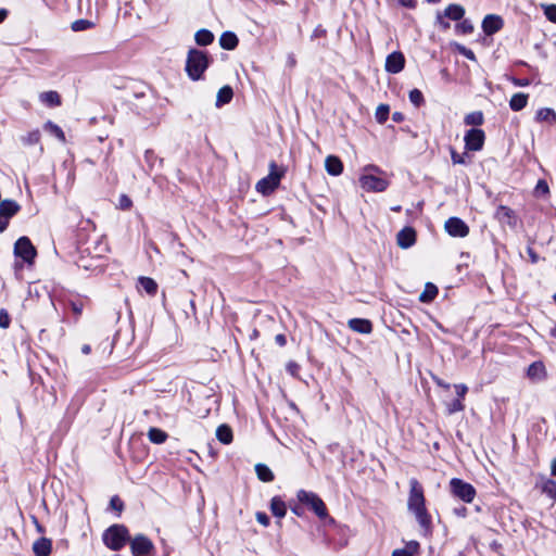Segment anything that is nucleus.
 Returning a JSON list of instances; mask_svg holds the SVG:
<instances>
[{
	"mask_svg": "<svg viewBox=\"0 0 556 556\" xmlns=\"http://www.w3.org/2000/svg\"><path fill=\"white\" fill-rule=\"evenodd\" d=\"M45 130L56 137L61 142H65V135L63 130L54 123L47 122L43 126Z\"/></svg>",
	"mask_w": 556,
	"mask_h": 556,
	"instance_id": "c9c22d12",
	"label": "nucleus"
},
{
	"mask_svg": "<svg viewBox=\"0 0 556 556\" xmlns=\"http://www.w3.org/2000/svg\"><path fill=\"white\" fill-rule=\"evenodd\" d=\"M270 510L275 517L283 518L287 513V506L280 497L275 496L270 502Z\"/></svg>",
	"mask_w": 556,
	"mask_h": 556,
	"instance_id": "cd10ccee",
	"label": "nucleus"
},
{
	"mask_svg": "<svg viewBox=\"0 0 556 556\" xmlns=\"http://www.w3.org/2000/svg\"><path fill=\"white\" fill-rule=\"evenodd\" d=\"M9 222V219L0 214V232H3L7 229Z\"/></svg>",
	"mask_w": 556,
	"mask_h": 556,
	"instance_id": "5fc2aeb1",
	"label": "nucleus"
},
{
	"mask_svg": "<svg viewBox=\"0 0 556 556\" xmlns=\"http://www.w3.org/2000/svg\"><path fill=\"white\" fill-rule=\"evenodd\" d=\"M407 508L412 514H414L420 527L428 531L431 526V516L428 514L426 508L424 489L415 478L409 480Z\"/></svg>",
	"mask_w": 556,
	"mask_h": 556,
	"instance_id": "f257e3e1",
	"label": "nucleus"
},
{
	"mask_svg": "<svg viewBox=\"0 0 556 556\" xmlns=\"http://www.w3.org/2000/svg\"><path fill=\"white\" fill-rule=\"evenodd\" d=\"M256 520L264 527H267L269 525V518L265 513H256Z\"/></svg>",
	"mask_w": 556,
	"mask_h": 556,
	"instance_id": "3c124183",
	"label": "nucleus"
},
{
	"mask_svg": "<svg viewBox=\"0 0 556 556\" xmlns=\"http://www.w3.org/2000/svg\"><path fill=\"white\" fill-rule=\"evenodd\" d=\"M399 2L406 8H414L416 4L415 0H399Z\"/></svg>",
	"mask_w": 556,
	"mask_h": 556,
	"instance_id": "bf43d9fd",
	"label": "nucleus"
},
{
	"mask_svg": "<svg viewBox=\"0 0 556 556\" xmlns=\"http://www.w3.org/2000/svg\"><path fill=\"white\" fill-rule=\"evenodd\" d=\"M216 438L223 444H229L232 442V430L227 425H220L216 430Z\"/></svg>",
	"mask_w": 556,
	"mask_h": 556,
	"instance_id": "7c9ffc66",
	"label": "nucleus"
},
{
	"mask_svg": "<svg viewBox=\"0 0 556 556\" xmlns=\"http://www.w3.org/2000/svg\"><path fill=\"white\" fill-rule=\"evenodd\" d=\"M14 255L22 258L27 264H33L37 251L28 237H21L14 244Z\"/></svg>",
	"mask_w": 556,
	"mask_h": 556,
	"instance_id": "0eeeda50",
	"label": "nucleus"
},
{
	"mask_svg": "<svg viewBox=\"0 0 556 556\" xmlns=\"http://www.w3.org/2000/svg\"><path fill=\"white\" fill-rule=\"evenodd\" d=\"M20 205L13 200H3L0 202V214L9 220L20 211Z\"/></svg>",
	"mask_w": 556,
	"mask_h": 556,
	"instance_id": "aec40b11",
	"label": "nucleus"
},
{
	"mask_svg": "<svg viewBox=\"0 0 556 556\" xmlns=\"http://www.w3.org/2000/svg\"><path fill=\"white\" fill-rule=\"evenodd\" d=\"M409 100L415 106H420L424 103V96L420 90L413 89L409 92Z\"/></svg>",
	"mask_w": 556,
	"mask_h": 556,
	"instance_id": "79ce46f5",
	"label": "nucleus"
},
{
	"mask_svg": "<svg viewBox=\"0 0 556 556\" xmlns=\"http://www.w3.org/2000/svg\"><path fill=\"white\" fill-rule=\"evenodd\" d=\"M419 552V543L417 541H409L402 548H396L392 552V556H415Z\"/></svg>",
	"mask_w": 556,
	"mask_h": 556,
	"instance_id": "412c9836",
	"label": "nucleus"
},
{
	"mask_svg": "<svg viewBox=\"0 0 556 556\" xmlns=\"http://www.w3.org/2000/svg\"><path fill=\"white\" fill-rule=\"evenodd\" d=\"M389 111H390V109L388 105L380 104L377 108L376 113H375V117H376L377 122L380 124L384 123L388 119Z\"/></svg>",
	"mask_w": 556,
	"mask_h": 556,
	"instance_id": "58836bf2",
	"label": "nucleus"
},
{
	"mask_svg": "<svg viewBox=\"0 0 556 556\" xmlns=\"http://www.w3.org/2000/svg\"><path fill=\"white\" fill-rule=\"evenodd\" d=\"M541 491L546 494L549 498L556 501V481L551 478H541L539 483Z\"/></svg>",
	"mask_w": 556,
	"mask_h": 556,
	"instance_id": "b1692460",
	"label": "nucleus"
},
{
	"mask_svg": "<svg viewBox=\"0 0 556 556\" xmlns=\"http://www.w3.org/2000/svg\"><path fill=\"white\" fill-rule=\"evenodd\" d=\"M527 376L533 381H542L546 378V369L542 362L532 363L527 370Z\"/></svg>",
	"mask_w": 556,
	"mask_h": 556,
	"instance_id": "f3484780",
	"label": "nucleus"
},
{
	"mask_svg": "<svg viewBox=\"0 0 556 556\" xmlns=\"http://www.w3.org/2000/svg\"><path fill=\"white\" fill-rule=\"evenodd\" d=\"M39 100L47 106L54 108L61 105V97L56 91H45L39 94Z\"/></svg>",
	"mask_w": 556,
	"mask_h": 556,
	"instance_id": "5701e85b",
	"label": "nucleus"
},
{
	"mask_svg": "<svg viewBox=\"0 0 556 556\" xmlns=\"http://www.w3.org/2000/svg\"><path fill=\"white\" fill-rule=\"evenodd\" d=\"M485 135L482 129L471 128L464 137L465 147L469 151H480L484 144Z\"/></svg>",
	"mask_w": 556,
	"mask_h": 556,
	"instance_id": "9d476101",
	"label": "nucleus"
},
{
	"mask_svg": "<svg viewBox=\"0 0 556 556\" xmlns=\"http://www.w3.org/2000/svg\"><path fill=\"white\" fill-rule=\"evenodd\" d=\"M466 125L480 126L483 123V114L480 111L471 112L465 116Z\"/></svg>",
	"mask_w": 556,
	"mask_h": 556,
	"instance_id": "4c0bfd02",
	"label": "nucleus"
},
{
	"mask_svg": "<svg viewBox=\"0 0 556 556\" xmlns=\"http://www.w3.org/2000/svg\"><path fill=\"white\" fill-rule=\"evenodd\" d=\"M463 55L465 58H467L468 60L476 61V55H475L473 51L468 48L465 50Z\"/></svg>",
	"mask_w": 556,
	"mask_h": 556,
	"instance_id": "13d9d810",
	"label": "nucleus"
},
{
	"mask_svg": "<svg viewBox=\"0 0 556 556\" xmlns=\"http://www.w3.org/2000/svg\"><path fill=\"white\" fill-rule=\"evenodd\" d=\"M232 96H233V91H232L231 87L224 86L217 92L216 106L220 108V106L229 103L231 101V99H232Z\"/></svg>",
	"mask_w": 556,
	"mask_h": 556,
	"instance_id": "c85d7f7f",
	"label": "nucleus"
},
{
	"mask_svg": "<svg viewBox=\"0 0 556 556\" xmlns=\"http://www.w3.org/2000/svg\"><path fill=\"white\" fill-rule=\"evenodd\" d=\"M128 540V530L123 525L111 526L103 533V542L112 551H119Z\"/></svg>",
	"mask_w": 556,
	"mask_h": 556,
	"instance_id": "39448f33",
	"label": "nucleus"
},
{
	"mask_svg": "<svg viewBox=\"0 0 556 556\" xmlns=\"http://www.w3.org/2000/svg\"><path fill=\"white\" fill-rule=\"evenodd\" d=\"M35 556H49L52 551V542L50 539L40 538L33 544Z\"/></svg>",
	"mask_w": 556,
	"mask_h": 556,
	"instance_id": "a211bd4d",
	"label": "nucleus"
},
{
	"mask_svg": "<svg viewBox=\"0 0 556 556\" xmlns=\"http://www.w3.org/2000/svg\"><path fill=\"white\" fill-rule=\"evenodd\" d=\"M11 324V318L7 309H0V328L7 329Z\"/></svg>",
	"mask_w": 556,
	"mask_h": 556,
	"instance_id": "a18cd8bd",
	"label": "nucleus"
},
{
	"mask_svg": "<svg viewBox=\"0 0 556 556\" xmlns=\"http://www.w3.org/2000/svg\"><path fill=\"white\" fill-rule=\"evenodd\" d=\"M451 492L462 501L471 503L476 496V490L470 484L460 479L454 478L450 482Z\"/></svg>",
	"mask_w": 556,
	"mask_h": 556,
	"instance_id": "6e6552de",
	"label": "nucleus"
},
{
	"mask_svg": "<svg viewBox=\"0 0 556 556\" xmlns=\"http://www.w3.org/2000/svg\"><path fill=\"white\" fill-rule=\"evenodd\" d=\"M296 497L301 503L308 505L320 519L328 517L327 507L316 493L300 490Z\"/></svg>",
	"mask_w": 556,
	"mask_h": 556,
	"instance_id": "423d86ee",
	"label": "nucleus"
},
{
	"mask_svg": "<svg viewBox=\"0 0 556 556\" xmlns=\"http://www.w3.org/2000/svg\"><path fill=\"white\" fill-rule=\"evenodd\" d=\"M438 294V288L431 282L426 283L425 290L419 295V301L422 303L431 302Z\"/></svg>",
	"mask_w": 556,
	"mask_h": 556,
	"instance_id": "2f4dec72",
	"label": "nucleus"
},
{
	"mask_svg": "<svg viewBox=\"0 0 556 556\" xmlns=\"http://www.w3.org/2000/svg\"><path fill=\"white\" fill-rule=\"evenodd\" d=\"M544 14L548 21L556 23V4H542Z\"/></svg>",
	"mask_w": 556,
	"mask_h": 556,
	"instance_id": "a19ab883",
	"label": "nucleus"
},
{
	"mask_svg": "<svg viewBox=\"0 0 556 556\" xmlns=\"http://www.w3.org/2000/svg\"><path fill=\"white\" fill-rule=\"evenodd\" d=\"M514 84L519 87H526L529 85L528 79H514Z\"/></svg>",
	"mask_w": 556,
	"mask_h": 556,
	"instance_id": "052dcab7",
	"label": "nucleus"
},
{
	"mask_svg": "<svg viewBox=\"0 0 556 556\" xmlns=\"http://www.w3.org/2000/svg\"><path fill=\"white\" fill-rule=\"evenodd\" d=\"M451 157H452V162L454 164H466L467 163V160H466L467 155H466V153L458 154L457 152L452 151Z\"/></svg>",
	"mask_w": 556,
	"mask_h": 556,
	"instance_id": "09e8293b",
	"label": "nucleus"
},
{
	"mask_svg": "<svg viewBox=\"0 0 556 556\" xmlns=\"http://www.w3.org/2000/svg\"><path fill=\"white\" fill-rule=\"evenodd\" d=\"M148 438L152 443L162 444L167 439V433L159 428H151L148 431Z\"/></svg>",
	"mask_w": 556,
	"mask_h": 556,
	"instance_id": "72a5a7b5",
	"label": "nucleus"
},
{
	"mask_svg": "<svg viewBox=\"0 0 556 556\" xmlns=\"http://www.w3.org/2000/svg\"><path fill=\"white\" fill-rule=\"evenodd\" d=\"M325 167L329 175L339 176L343 172V164L338 156L329 155L325 160Z\"/></svg>",
	"mask_w": 556,
	"mask_h": 556,
	"instance_id": "6ab92c4d",
	"label": "nucleus"
},
{
	"mask_svg": "<svg viewBox=\"0 0 556 556\" xmlns=\"http://www.w3.org/2000/svg\"><path fill=\"white\" fill-rule=\"evenodd\" d=\"M358 181L361 188L367 192H383L390 185L387 174L376 165L364 167Z\"/></svg>",
	"mask_w": 556,
	"mask_h": 556,
	"instance_id": "f03ea898",
	"label": "nucleus"
},
{
	"mask_svg": "<svg viewBox=\"0 0 556 556\" xmlns=\"http://www.w3.org/2000/svg\"><path fill=\"white\" fill-rule=\"evenodd\" d=\"M71 307H72V311L74 312V314H76L77 316L81 314V311H83V306L81 304H78V303H72L71 304Z\"/></svg>",
	"mask_w": 556,
	"mask_h": 556,
	"instance_id": "6e6d98bb",
	"label": "nucleus"
},
{
	"mask_svg": "<svg viewBox=\"0 0 556 556\" xmlns=\"http://www.w3.org/2000/svg\"><path fill=\"white\" fill-rule=\"evenodd\" d=\"M455 31L458 35H468L473 31V25L469 20H460L455 25Z\"/></svg>",
	"mask_w": 556,
	"mask_h": 556,
	"instance_id": "e433bc0d",
	"label": "nucleus"
},
{
	"mask_svg": "<svg viewBox=\"0 0 556 556\" xmlns=\"http://www.w3.org/2000/svg\"><path fill=\"white\" fill-rule=\"evenodd\" d=\"M454 514L458 517H466L467 515V508L465 506H459V507H456L454 508Z\"/></svg>",
	"mask_w": 556,
	"mask_h": 556,
	"instance_id": "864d4df0",
	"label": "nucleus"
},
{
	"mask_svg": "<svg viewBox=\"0 0 556 556\" xmlns=\"http://www.w3.org/2000/svg\"><path fill=\"white\" fill-rule=\"evenodd\" d=\"M93 27V23L88 20H77L72 24V29L74 31H83Z\"/></svg>",
	"mask_w": 556,
	"mask_h": 556,
	"instance_id": "ea45409f",
	"label": "nucleus"
},
{
	"mask_svg": "<svg viewBox=\"0 0 556 556\" xmlns=\"http://www.w3.org/2000/svg\"><path fill=\"white\" fill-rule=\"evenodd\" d=\"M435 24L442 29V30H447L451 25L450 23L446 21V17L444 16L443 13L441 12H438L437 16H435Z\"/></svg>",
	"mask_w": 556,
	"mask_h": 556,
	"instance_id": "c03bdc74",
	"label": "nucleus"
},
{
	"mask_svg": "<svg viewBox=\"0 0 556 556\" xmlns=\"http://www.w3.org/2000/svg\"><path fill=\"white\" fill-rule=\"evenodd\" d=\"M454 388H455V391H456V394L458 395V397L460 400L464 399L466 393H467V391H468L467 386L460 383V384H455Z\"/></svg>",
	"mask_w": 556,
	"mask_h": 556,
	"instance_id": "8fccbe9b",
	"label": "nucleus"
},
{
	"mask_svg": "<svg viewBox=\"0 0 556 556\" xmlns=\"http://www.w3.org/2000/svg\"><path fill=\"white\" fill-rule=\"evenodd\" d=\"M348 326L355 332L368 334L372 331V324L365 318H352L348 321Z\"/></svg>",
	"mask_w": 556,
	"mask_h": 556,
	"instance_id": "dca6fc26",
	"label": "nucleus"
},
{
	"mask_svg": "<svg viewBox=\"0 0 556 556\" xmlns=\"http://www.w3.org/2000/svg\"><path fill=\"white\" fill-rule=\"evenodd\" d=\"M399 247L403 249L410 248L416 241V232L412 227L403 228L396 236Z\"/></svg>",
	"mask_w": 556,
	"mask_h": 556,
	"instance_id": "2eb2a0df",
	"label": "nucleus"
},
{
	"mask_svg": "<svg viewBox=\"0 0 556 556\" xmlns=\"http://www.w3.org/2000/svg\"><path fill=\"white\" fill-rule=\"evenodd\" d=\"M551 473L556 477V457L551 463Z\"/></svg>",
	"mask_w": 556,
	"mask_h": 556,
	"instance_id": "0e129e2a",
	"label": "nucleus"
},
{
	"mask_svg": "<svg viewBox=\"0 0 556 556\" xmlns=\"http://www.w3.org/2000/svg\"><path fill=\"white\" fill-rule=\"evenodd\" d=\"M154 156V153L153 151H150V150H147L146 153H144V157L146 160L149 162L150 160H152V157Z\"/></svg>",
	"mask_w": 556,
	"mask_h": 556,
	"instance_id": "69168bd1",
	"label": "nucleus"
},
{
	"mask_svg": "<svg viewBox=\"0 0 556 556\" xmlns=\"http://www.w3.org/2000/svg\"><path fill=\"white\" fill-rule=\"evenodd\" d=\"M405 65L404 54L400 51H394L387 56L386 71L391 74L400 73Z\"/></svg>",
	"mask_w": 556,
	"mask_h": 556,
	"instance_id": "f8f14e48",
	"label": "nucleus"
},
{
	"mask_svg": "<svg viewBox=\"0 0 556 556\" xmlns=\"http://www.w3.org/2000/svg\"><path fill=\"white\" fill-rule=\"evenodd\" d=\"M255 471L258 479L264 482H270L274 480V473L266 465L257 464L255 466Z\"/></svg>",
	"mask_w": 556,
	"mask_h": 556,
	"instance_id": "f704fd0d",
	"label": "nucleus"
},
{
	"mask_svg": "<svg viewBox=\"0 0 556 556\" xmlns=\"http://www.w3.org/2000/svg\"><path fill=\"white\" fill-rule=\"evenodd\" d=\"M238 42L239 40L237 36L231 31L223 33L219 38V45L226 50L235 49L238 46Z\"/></svg>",
	"mask_w": 556,
	"mask_h": 556,
	"instance_id": "a878e982",
	"label": "nucleus"
},
{
	"mask_svg": "<svg viewBox=\"0 0 556 556\" xmlns=\"http://www.w3.org/2000/svg\"><path fill=\"white\" fill-rule=\"evenodd\" d=\"M22 140L25 144H36L40 140V132L39 130H33L27 136L23 137Z\"/></svg>",
	"mask_w": 556,
	"mask_h": 556,
	"instance_id": "37998d69",
	"label": "nucleus"
},
{
	"mask_svg": "<svg viewBox=\"0 0 556 556\" xmlns=\"http://www.w3.org/2000/svg\"><path fill=\"white\" fill-rule=\"evenodd\" d=\"M434 381H435V383H437L439 387H442V388H444V389H446V390H448V389H450V384H448V383H445V382H444V381H442L441 379H435Z\"/></svg>",
	"mask_w": 556,
	"mask_h": 556,
	"instance_id": "e2e57ef3",
	"label": "nucleus"
},
{
	"mask_svg": "<svg viewBox=\"0 0 556 556\" xmlns=\"http://www.w3.org/2000/svg\"><path fill=\"white\" fill-rule=\"evenodd\" d=\"M443 14L446 18L458 22L463 20L465 9L459 4H450L444 9Z\"/></svg>",
	"mask_w": 556,
	"mask_h": 556,
	"instance_id": "4be33fe9",
	"label": "nucleus"
},
{
	"mask_svg": "<svg viewBox=\"0 0 556 556\" xmlns=\"http://www.w3.org/2000/svg\"><path fill=\"white\" fill-rule=\"evenodd\" d=\"M130 549L134 556H147L154 549V544L146 535L138 534L130 541Z\"/></svg>",
	"mask_w": 556,
	"mask_h": 556,
	"instance_id": "1a4fd4ad",
	"label": "nucleus"
},
{
	"mask_svg": "<svg viewBox=\"0 0 556 556\" xmlns=\"http://www.w3.org/2000/svg\"><path fill=\"white\" fill-rule=\"evenodd\" d=\"M110 505L112 506V508L117 509V510H121L123 507L122 501L116 496L111 498Z\"/></svg>",
	"mask_w": 556,
	"mask_h": 556,
	"instance_id": "603ef678",
	"label": "nucleus"
},
{
	"mask_svg": "<svg viewBox=\"0 0 556 556\" xmlns=\"http://www.w3.org/2000/svg\"><path fill=\"white\" fill-rule=\"evenodd\" d=\"M445 230L453 237H466L469 232L468 226L458 217H451L445 222Z\"/></svg>",
	"mask_w": 556,
	"mask_h": 556,
	"instance_id": "9b49d317",
	"label": "nucleus"
},
{
	"mask_svg": "<svg viewBox=\"0 0 556 556\" xmlns=\"http://www.w3.org/2000/svg\"><path fill=\"white\" fill-rule=\"evenodd\" d=\"M495 218L502 224L514 228L516 226V215L514 211L507 206L500 205L495 212Z\"/></svg>",
	"mask_w": 556,
	"mask_h": 556,
	"instance_id": "ddd939ff",
	"label": "nucleus"
},
{
	"mask_svg": "<svg viewBox=\"0 0 556 556\" xmlns=\"http://www.w3.org/2000/svg\"><path fill=\"white\" fill-rule=\"evenodd\" d=\"M5 17H7V11L0 10V23L3 22Z\"/></svg>",
	"mask_w": 556,
	"mask_h": 556,
	"instance_id": "774afa93",
	"label": "nucleus"
},
{
	"mask_svg": "<svg viewBox=\"0 0 556 556\" xmlns=\"http://www.w3.org/2000/svg\"><path fill=\"white\" fill-rule=\"evenodd\" d=\"M464 409V404L460 399L454 400L447 405V412L448 414H453L456 412H460Z\"/></svg>",
	"mask_w": 556,
	"mask_h": 556,
	"instance_id": "49530a36",
	"label": "nucleus"
},
{
	"mask_svg": "<svg viewBox=\"0 0 556 556\" xmlns=\"http://www.w3.org/2000/svg\"><path fill=\"white\" fill-rule=\"evenodd\" d=\"M90 351H91V349H90V346H89V345H87V344H86V345H84V346L81 348V352H83L84 354H89V353H90Z\"/></svg>",
	"mask_w": 556,
	"mask_h": 556,
	"instance_id": "338daca9",
	"label": "nucleus"
},
{
	"mask_svg": "<svg viewBox=\"0 0 556 556\" xmlns=\"http://www.w3.org/2000/svg\"><path fill=\"white\" fill-rule=\"evenodd\" d=\"M283 175L285 170L279 168L275 162H271L269 164V174L257 181L255 186L256 191L263 195L270 194L278 188Z\"/></svg>",
	"mask_w": 556,
	"mask_h": 556,
	"instance_id": "20e7f679",
	"label": "nucleus"
},
{
	"mask_svg": "<svg viewBox=\"0 0 556 556\" xmlns=\"http://www.w3.org/2000/svg\"><path fill=\"white\" fill-rule=\"evenodd\" d=\"M503 27V20L495 14L486 15L482 21V29L486 35H493Z\"/></svg>",
	"mask_w": 556,
	"mask_h": 556,
	"instance_id": "4468645a",
	"label": "nucleus"
},
{
	"mask_svg": "<svg viewBox=\"0 0 556 556\" xmlns=\"http://www.w3.org/2000/svg\"><path fill=\"white\" fill-rule=\"evenodd\" d=\"M210 60L206 52L190 49L186 61V72L192 80H199L208 67Z\"/></svg>",
	"mask_w": 556,
	"mask_h": 556,
	"instance_id": "7ed1b4c3",
	"label": "nucleus"
},
{
	"mask_svg": "<svg viewBox=\"0 0 556 556\" xmlns=\"http://www.w3.org/2000/svg\"><path fill=\"white\" fill-rule=\"evenodd\" d=\"M455 49L463 55L465 50L467 49L465 46L460 43H454Z\"/></svg>",
	"mask_w": 556,
	"mask_h": 556,
	"instance_id": "680f3d73",
	"label": "nucleus"
},
{
	"mask_svg": "<svg viewBox=\"0 0 556 556\" xmlns=\"http://www.w3.org/2000/svg\"><path fill=\"white\" fill-rule=\"evenodd\" d=\"M194 40L199 46H208L214 41V35L208 29H200L194 35Z\"/></svg>",
	"mask_w": 556,
	"mask_h": 556,
	"instance_id": "c756f323",
	"label": "nucleus"
},
{
	"mask_svg": "<svg viewBox=\"0 0 556 556\" xmlns=\"http://www.w3.org/2000/svg\"><path fill=\"white\" fill-rule=\"evenodd\" d=\"M132 206V201L130 200V198L126 194H122L118 199V207L121 210H129L130 207Z\"/></svg>",
	"mask_w": 556,
	"mask_h": 556,
	"instance_id": "de8ad7c7",
	"label": "nucleus"
},
{
	"mask_svg": "<svg viewBox=\"0 0 556 556\" xmlns=\"http://www.w3.org/2000/svg\"><path fill=\"white\" fill-rule=\"evenodd\" d=\"M139 286L149 294L155 295L157 292V283L150 277H140L138 279Z\"/></svg>",
	"mask_w": 556,
	"mask_h": 556,
	"instance_id": "473e14b6",
	"label": "nucleus"
},
{
	"mask_svg": "<svg viewBox=\"0 0 556 556\" xmlns=\"http://www.w3.org/2000/svg\"><path fill=\"white\" fill-rule=\"evenodd\" d=\"M275 341L280 345V346H283L286 345L287 343V339H286V336L285 334H277L275 337Z\"/></svg>",
	"mask_w": 556,
	"mask_h": 556,
	"instance_id": "4d7b16f0",
	"label": "nucleus"
},
{
	"mask_svg": "<svg viewBox=\"0 0 556 556\" xmlns=\"http://www.w3.org/2000/svg\"><path fill=\"white\" fill-rule=\"evenodd\" d=\"M535 121L539 123L554 124L556 122V113L553 109L542 108L536 111Z\"/></svg>",
	"mask_w": 556,
	"mask_h": 556,
	"instance_id": "393cba45",
	"label": "nucleus"
},
{
	"mask_svg": "<svg viewBox=\"0 0 556 556\" xmlns=\"http://www.w3.org/2000/svg\"><path fill=\"white\" fill-rule=\"evenodd\" d=\"M528 103V94L519 92L515 93L509 101V108L515 111H521Z\"/></svg>",
	"mask_w": 556,
	"mask_h": 556,
	"instance_id": "bb28decb",
	"label": "nucleus"
}]
</instances>
